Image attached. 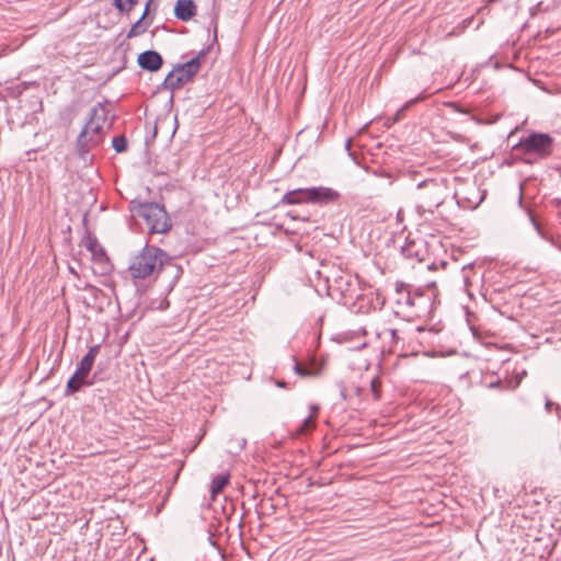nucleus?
<instances>
[{
  "instance_id": "obj_11",
  "label": "nucleus",
  "mask_w": 561,
  "mask_h": 561,
  "mask_svg": "<svg viewBox=\"0 0 561 561\" xmlns=\"http://www.w3.org/2000/svg\"><path fill=\"white\" fill-rule=\"evenodd\" d=\"M424 332L437 333L438 330H435L434 328L426 330L424 327H417L414 329L413 332H410V333L403 332L398 329H386L383 331L385 334L390 335L391 343L393 346H398V344L400 342H404L407 339H409V340L414 339L416 333H424Z\"/></svg>"
},
{
  "instance_id": "obj_21",
  "label": "nucleus",
  "mask_w": 561,
  "mask_h": 561,
  "mask_svg": "<svg viewBox=\"0 0 561 561\" xmlns=\"http://www.w3.org/2000/svg\"><path fill=\"white\" fill-rule=\"evenodd\" d=\"M421 100H423V96H422V95H420V96H417V98H415V99H412V100H410V101L405 102V103L403 104V106L397 111V113H396V117H394V121H396V122H398V121L400 119L401 115H402V114H403L408 108H410V106H411V105L415 104L416 102H419V101H421Z\"/></svg>"
},
{
  "instance_id": "obj_27",
  "label": "nucleus",
  "mask_w": 561,
  "mask_h": 561,
  "mask_svg": "<svg viewBox=\"0 0 561 561\" xmlns=\"http://www.w3.org/2000/svg\"><path fill=\"white\" fill-rule=\"evenodd\" d=\"M276 385H277L278 387H285V383H284L283 381H277V382H276Z\"/></svg>"
},
{
  "instance_id": "obj_8",
  "label": "nucleus",
  "mask_w": 561,
  "mask_h": 561,
  "mask_svg": "<svg viewBox=\"0 0 561 561\" xmlns=\"http://www.w3.org/2000/svg\"><path fill=\"white\" fill-rule=\"evenodd\" d=\"M90 375H87L84 371L77 367L75 374L70 377L67 382L65 394L71 396L83 387H90L94 383V379L89 378Z\"/></svg>"
},
{
  "instance_id": "obj_20",
  "label": "nucleus",
  "mask_w": 561,
  "mask_h": 561,
  "mask_svg": "<svg viewBox=\"0 0 561 561\" xmlns=\"http://www.w3.org/2000/svg\"><path fill=\"white\" fill-rule=\"evenodd\" d=\"M316 426V417L314 414H309L302 422L301 426L299 427L298 432L300 434H305L312 430Z\"/></svg>"
},
{
  "instance_id": "obj_4",
  "label": "nucleus",
  "mask_w": 561,
  "mask_h": 561,
  "mask_svg": "<svg viewBox=\"0 0 561 561\" xmlns=\"http://www.w3.org/2000/svg\"><path fill=\"white\" fill-rule=\"evenodd\" d=\"M446 187L436 180H425L417 184L415 197L419 209L433 213L445 201Z\"/></svg>"
},
{
  "instance_id": "obj_15",
  "label": "nucleus",
  "mask_w": 561,
  "mask_h": 561,
  "mask_svg": "<svg viewBox=\"0 0 561 561\" xmlns=\"http://www.w3.org/2000/svg\"><path fill=\"white\" fill-rule=\"evenodd\" d=\"M100 353V345H93L89 348L88 353L83 356V358L78 364V368L84 371L87 375H90L93 364L95 362L96 356Z\"/></svg>"
},
{
  "instance_id": "obj_26",
  "label": "nucleus",
  "mask_w": 561,
  "mask_h": 561,
  "mask_svg": "<svg viewBox=\"0 0 561 561\" xmlns=\"http://www.w3.org/2000/svg\"><path fill=\"white\" fill-rule=\"evenodd\" d=\"M403 254L405 256H411V253L409 252V249H403Z\"/></svg>"
},
{
  "instance_id": "obj_24",
  "label": "nucleus",
  "mask_w": 561,
  "mask_h": 561,
  "mask_svg": "<svg viewBox=\"0 0 561 561\" xmlns=\"http://www.w3.org/2000/svg\"><path fill=\"white\" fill-rule=\"evenodd\" d=\"M318 411H319L318 405H314V404L310 405V414H314V417L317 416Z\"/></svg>"
},
{
  "instance_id": "obj_18",
  "label": "nucleus",
  "mask_w": 561,
  "mask_h": 561,
  "mask_svg": "<svg viewBox=\"0 0 561 561\" xmlns=\"http://www.w3.org/2000/svg\"><path fill=\"white\" fill-rule=\"evenodd\" d=\"M137 2L138 0H114L113 4L119 12L129 13Z\"/></svg>"
},
{
  "instance_id": "obj_7",
  "label": "nucleus",
  "mask_w": 561,
  "mask_h": 561,
  "mask_svg": "<svg viewBox=\"0 0 561 561\" xmlns=\"http://www.w3.org/2000/svg\"><path fill=\"white\" fill-rule=\"evenodd\" d=\"M307 197L309 204L328 205L335 203L340 198V193L331 187L318 186L307 187L306 192H302Z\"/></svg>"
},
{
  "instance_id": "obj_9",
  "label": "nucleus",
  "mask_w": 561,
  "mask_h": 561,
  "mask_svg": "<svg viewBox=\"0 0 561 561\" xmlns=\"http://www.w3.org/2000/svg\"><path fill=\"white\" fill-rule=\"evenodd\" d=\"M394 294V304L397 305V307L400 308L401 310H411V306H413V291L411 290L409 285H407L403 282H396Z\"/></svg>"
},
{
  "instance_id": "obj_2",
  "label": "nucleus",
  "mask_w": 561,
  "mask_h": 561,
  "mask_svg": "<svg viewBox=\"0 0 561 561\" xmlns=\"http://www.w3.org/2000/svg\"><path fill=\"white\" fill-rule=\"evenodd\" d=\"M107 121L106 107L99 103L90 112V118L78 136L77 145L81 156L88 153L102 141L104 124Z\"/></svg>"
},
{
  "instance_id": "obj_12",
  "label": "nucleus",
  "mask_w": 561,
  "mask_h": 561,
  "mask_svg": "<svg viewBox=\"0 0 561 561\" xmlns=\"http://www.w3.org/2000/svg\"><path fill=\"white\" fill-rule=\"evenodd\" d=\"M173 12L176 19L187 22L196 15L197 7L193 0H178Z\"/></svg>"
},
{
  "instance_id": "obj_10",
  "label": "nucleus",
  "mask_w": 561,
  "mask_h": 561,
  "mask_svg": "<svg viewBox=\"0 0 561 561\" xmlns=\"http://www.w3.org/2000/svg\"><path fill=\"white\" fill-rule=\"evenodd\" d=\"M137 61L141 69L151 72L158 71L163 64L161 55L156 50H146L139 54Z\"/></svg>"
},
{
  "instance_id": "obj_5",
  "label": "nucleus",
  "mask_w": 561,
  "mask_h": 561,
  "mask_svg": "<svg viewBox=\"0 0 561 561\" xmlns=\"http://www.w3.org/2000/svg\"><path fill=\"white\" fill-rule=\"evenodd\" d=\"M136 215L144 219L150 233H165L171 229V220L163 206L157 203H140Z\"/></svg>"
},
{
  "instance_id": "obj_14",
  "label": "nucleus",
  "mask_w": 561,
  "mask_h": 561,
  "mask_svg": "<svg viewBox=\"0 0 561 561\" xmlns=\"http://www.w3.org/2000/svg\"><path fill=\"white\" fill-rule=\"evenodd\" d=\"M413 306H411V310L414 309L415 312H424L432 305V297L427 296L423 289L417 288L413 291L412 297Z\"/></svg>"
},
{
  "instance_id": "obj_13",
  "label": "nucleus",
  "mask_w": 561,
  "mask_h": 561,
  "mask_svg": "<svg viewBox=\"0 0 561 561\" xmlns=\"http://www.w3.org/2000/svg\"><path fill=\"white\" fill-rule=\"evenodd\" d=\"M151 3H152V0L147 1L142 15L130 27V30L127 34L128 38L136 37V36L144 34L147 31V28L149 27L150 21H147L146 16L149 13Z\"/></svg>"
},
{
  "instance_id": "obj_22",
  "label": "nucleus",
  "mask_w": 561,
  "mask_h": 561,
  "mask_svg": "<svg viewBox=\"0 0 561 561\" xmlns=\"http://www.w3.org/2000/svg\"><path fill=\"white\" fill-rule=\"evenodd\" d=\"M379 387H380L379 379L378 378H374L370 381V390H371V393H373V397H374L375 400H379L380 399Z\"/></svg>"
},
{
  "instance_id": "obj_16",
  "label": "nucleus",
  "mask_w": 561,
  "mask_h": 561,
  "mask_svg": "<svg viewBox=\"0 0 561 561\" xmlns=\"http://www.w3.org/2000/svg\"><path fill=\"white\" fill-rule=\"evenodd\" d=\"M306 191H307V188H297L294 191H289L283 196L282 203L286 204V205H297V204H304V203L309 204L308 201H305V198L307 196L302 193Z\"/></svg>"
},
{
  "instance_id": "obj_28",
  "label": "nucleus",
  "mask_w": 561,
  "mask_h": 561,
  "mask_svg": "<svg viewBox=\"0 0 561 561\" xmlns=\"http://www.w3.org/2000/svg\"><path fill=\"white\" fill-rule=\"evenodd\" d=\"M550 407H551V402H550V401H548V402L546 403V408L549 410V409H550Z\"/></svg>"
},
{
  "instance_id": "obj_17",
  "label": "nucleus",
  "mask_w": 561,
  "mask_h": 561,
  "mask_svg": "<svg viewBox=\"0 0 561 561\" xmlns=\"http://www.w3.org/2000/svg\"><path fill=\"white\" fill-rule=\"evenodd\" d=\"M229 482V474H218L214 477L210 484V492L213 495L219 494Z\"/></svg>"
},
{
  "instance_id": "obj_23",
  "label": "nucleus",
  "mask_w": 561,
  "mask_h": 561,
  "mask_svg": "<svg viewBox=\"0 0 561 561\" xmlns=\"http://www.w3.org/2000/svg\"><path fill=\"white\" fill-rule=\"evenodd\" d=\"M295 371H296L298 375H301V376H307V375H309V373H308L307 370L302 369L298 363H296V364H295Z\"/></svg>"
},
{
  "instance_id": "obj_25",
  "label": "nucleus",
  "mask_w": 561,
  "mask_h": 561,
  "mask_svg": "<svg viewBox=\"0 0 561 561\" xmlns=\"http://www.w3.org/2000/svg\"><path fill=\"white\" fill-rule=\"evenodd\" d=\"M529 217H530V220L534 225V227L536 228V230L539 231V225L537 224L536 219L534 218V216L529 213Z\"/></svg>"
},
{
  "instance_id": "obj_6",
  "label": "nucleus",
  "mask_w": 561,
  "mask_h": 561,
  "mask_svg": "<svg viewBox=\"0 0 561 561\" xmlns=\"http://www.w3.org/2000/svg\"><path fill=\"white\" fill-rule=\"evenodd\" d=\"M554 140L545 133H531L520 138L514 147L515 150L534 158V160L546 159L552 154Z\"/></svg>"
},
{
  "instance_id": "obj_29",
  "label": "nucleus",
  "mask_w": 561,
  "mask_h": 561,
  "mask_svg": "<svg viewBox=\"0 0 561 561\" xmlns=\"http://www.w3.org/2000/svg\"><path fill=\"white\" fill-rule=\"evenodd\" d=\"M350 144H351V140H347V141H346V148H348V147H350Z\"/></svg>"
},
{
  "instance_id": "obj_3",
  "label": "nucleus",
  "mask_w": 561,
  "mask_h": 561,
  "mask_svg": "<svg viewBox=\"0 0 561 561\" xmlns=\"http://www.w3.org/2000/svg\"><path fill=\"white\" fill-rule=\"evenodd\" d=\"M205 55L206 50L202 49L192 59L183 64L175 65L164 79V88L171 92H174L186 83L191 82L193 78L199 72L202 59L205 57Z\"/></svg>"
},
{
  "instance_id": "obj_19",
  "label": "nucleus",
  "mask_w": 561,
  "mask_h": 561,
  "mask_svg": "<svg viewBox=\"0 0 561 561\" xmlns=\"http://www.w3.org/2000/svg\"><path fill=\"white\" fill-rule=\"evenodd\" d=\"M112 146L116 152H124L127 149V139L125 136H115L112 140Z\"/></svg>"
},
{
  "instance_id": "obj_1",
  "label": "nucleus",
  "mask_w": 561,
  "mask_h": 561,
  "mask_svg": "<svg viewBox=\"0 0 561 561\" xmlns=\"http://www.w3.org/2000/svg\"><path fill=\"white\" fill-rule=\"evenodd\" d=\"M171 259L165 251L146 244L129 261L128 272L134 280L156 278L160 272L170 266Z\"/></svg>"
}]
</instances>
